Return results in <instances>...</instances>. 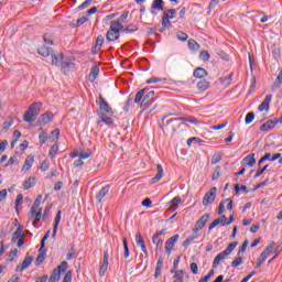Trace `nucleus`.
Returning <instances> with one entry per match:
<instances>
[{
	"label": "nucleus",
	"instance_id": "3",
	"mask_svg": "<svg viewBox=\"0 0 282 282\" xmlns=\"http://www.w3.org/2000/svg\"><path fill=\"white\" fill-rule=\"evenodd\" d=\"M180 120L182 122H189L191 124H199V121H197L194 117H181L178 119H171L167 121V129H172V131H175L180 127Z\"/></svg>",
	"mask_w": 282,
	"mask_h": 282
},
{
	"label": "nucleus",
	"instance_id": "44",
	"mask_svg": "<svg viewBox=\"0 0 282 282\" xmlns=\"http://www.w3.org/2000/svg\"><path fill=\"white\" fill-rule=\"evenodd\" d=\"M175 9H169L167 11L163 12V18L171 20L175 17Z\"/></svg>",
	"mask_w": 282,
	"mask_h": 282
},
{
	"label": "nucleus",
	"instance_id": "51",
	"mask_svg": "<svg viewBox=\"0 0 282 282\" xmlns=\"http://www.w3.org/2000/svg\"><path fill=\"white\" fill-rule=\"evenodd\" d=\"M226 202H229V199L220 202L218 206V215H224V210H226Z\"/></svg>",
	"mask_w": 282,
	"mask_h": 282
},
{
	"label": "nucleus",
	"instance_id": "5",
	"mask_svg": "<svg viewBox=\"0 0 282 282\" xmlns=\"http://www.w3.org/2000/svg\"><path fill=\"white\" fill-rule=\"evenodd\" d=\"M41 217H43V209L41 207H31V210L29 213V219H34L33 225L36 224V221H41Z\"/></svg>",
	"mask_w": 282,
	"mask_h": 282
},
{
	"label": "nucleus",
	"instance_id": "59",
	"mask_svg": "<svg viewBox=\"0 0 282 282\" xmlns=\"http://www.w3.org/2000/svg\"><path fill=\"white\" fill-rule=\"evenodd\" d=\"M268 259V257L264 253H261L257 261V268H261V264Z\"/></svg>",
	"mask_w": 282,
	"mask_h": 282
},
{
	"label": "nucleus",
	"instance_id": "13",
	"mask_svg": "<svg viewBox=\"0 0 282 282\" xmlns=\"http://www.w3.org/2000/svg\"><path fill=\"white\" fill-rule=\"evenodd\" d=\"M279 124V119L269 120L260 127V131H270Z\"/></svg>",
	"mask_w": 282,
	"mask_h": 282
},
{
	"label": "nucleus",
	"instance_id": "28",
	"mask_svg": "<svg viewBox=\"0 0 282 282\" xmlns=\"http://www.w3.org/2000/svg\"><path fill=\"white\" fill-rule=\"evenodd\" d=\"M62 72L66 74L67 69H74V62L70 61H62Z\"/></svg>",
	"mask_w": 282,
	"mask_h": 282
},
{
	"label": "nucleus",
	"instance_id": "15",
	"mask_svg": "<svg viewBox=\"0 0 282 282\" xmlns=\"http://www.w3.org/2000/svg\"><path fill=\"white\" fill-rule=\"evenodd\" d=\"M162 268H164V258L160 257L156 263V269L154 273V279H159L160 274H162Z\"/></svg>",
	"mask_w": 282,
	"mask_h": 282
},
{
	"label": "nucleus",
	"instance_id": "31",
	"mask_svg": "<svg viewBox=\"0 0 282 282\" xmlns=\"http://www.w3.org/2000/svg\"><path fill=\"white\" fill-rule=\"evenodd\" d=\"M122 28V23L120 21H112L110 23V30L113 32H117V34H120V29Z\"/></svg>",
	"mask_w": 282,
	"mask_h": 282
},
{
	"label": "nucleus",
	"instance_id": "64",
	"mask_svg": "<svg viewBox=\"0 0 282 282\" xmlns=\"http://www.w3.org/2000/svg\"><path fill=\"white\" fill-rule=\"evenodd\" d=\"M62 282H72V271H68Z\"/></svg>",
	"mask_w": 282,
	"mask_h": 282
},
{
	"label": "nucleus",
	"instance_id": "54",
	"mask_svg": "<svg viewBox=\"0 0 282 282\" xmlns=\"http://www.w3.org/2000/svg\"><path fill=\"white\" fill-rule=\"evenodd\" d=\"M23 204V194H19L15 199V210H19V206Z\"/></svg>",
	"mask_w": 282,
	"mask_h": 282
},
{
	"label": "nucleus",
	"instance_id": "8",
	"mask_svg": "<svg viewBox=\"0 0 282 282\" xmlns=\"http://www.w3.org/2000/svg\"><path fill=\"white\" fill-rule=\"evenodd\" d=\"M34 261V258L26 256L22 262V264L17 267V272H23V270H28L30 265H32V262Z\"/></svg>",
	"mask_w": 282,
	"mask_h": 282
},
{
	"label": "nucleus",
	"instance_id": "41",
	"mask_svg": "<svg viewBox=\"0 0 282 282\" xmlns=\"http://www.w3.org/2000/svg\"><path fill=\"white\" fill-rule=\"evenodd\" d=\"M210 87V83L206 80H202L197 84V89H200L202 91H206Z\"/></svg>",
	"mask_w": 282,
	"mask_h": 282
},
{
	"label": "nucleus",
	"instance_id": "47",
	"mask_svg": "<svg viewBox=\"0 0 282 282\" xmlns=\"http://www.w3.org/2000/svg\"><path fill=\"white\" fill-rule=\"evenodd\" d=\"M45 261V251L40 250V253L36 258V263L37 265H41V263H43Z\"/></svg>",
	"mask_w": 282,
	"mask_h": 282
},
{
	"label": "nucleus",
	"instance_id": "38",
	"mask_svg": "<svg viewBox=\"0 0 282 282\" xmlns=\"http://www.w3.org/2000/svg\"><path fill=\"white\" fill-rule=\"evenodd\" d=\"M276 246V242L272 241L262 252L264 257H269L270 253L274 250V247Z\"/></svg>",
	"mask_w": 282,
	"mask_h": 282
},
{
	"label": "nucleus",
	"instance_id": "52",
	"mask_svg": "<svg viewBox=\"0 0 282 282\" xmlns=\"http://www.w3.org/2000/svg\"><path fill=\"white\" fill-rule=\"evenodd\" d=\"M253 120H254V112L247 113L245 119L246 124H252Z\"/></svg>",
	"mask_w": 282,
	"mask_h": 282
},
{
	"label": "nucleus",
	"instance_id": "7",
	"mask_svg": "<svg viewBox=\"0 0 282 282\" xmlns=\"http://www.w3.org/2000/svg\"><path fill=\"white\" fill-rule=\"evenodd\" d=\"M178 239H180V235H175L166 240V242H165L166 254H171V252L173 251V248L175 247V243H177Z\"/></svg>",
	"mask_w": 282,
	"mask_h": 282
},
{
	"label": "nucleus",
	"instance_id": "48",
	"mask_svg": "<svg viewBox=\"0 0 282 282\" xmlns=\"http://www.w3.org/2000/svg\"><path fill=\"white\" fill-rule=\"evenodd\" d=\"M40 131H42V133H40L39 140L41 144H45V142H47V132L43 131V129H40Z\"/></svg>",
	"mask_w": 282,
	"mask_h": 282
},
{
	"label": "nucleus",
	"instance_id": "35",
	"mask_svg": "<svg viewBox=\"0 0 282 282\" xmlns=\"http://www.w3.org/2000/svg\"><path fill=\"white\" fill-rule=\"evenodd\" d=\"M107 193H109V186L102 187L99 191V193L97 195V199H98L99 203L102 202V198L106 197Z\"/></svg>",
	"mask_w": 282,
	"mask_h": 282
},
{
	"label": "nucleus",
	"instance_id": "10",
	"mask_svg": "<svg viewBox=\"0 0 282 282\" xmlns=\"http://www.w3.org/2000/svg\"><path fill=\"white\" fill-rule=\"evenodd\" d=\"M107 268H109V252H104V261L99 270V276H105L107 273Z\"/></svg>",
	"mask_w": 282,
	"mask_h": 282
},
{
	"label": "nucleus",
	"instance_id": "32",
	"mask_svg": "<svg viewBox=\"0 0 282 282\" xmlns=\"http://www.w3.org/2000/svg\"><path fill=\"white\" fill-rule=\"evenodd\" d=\"M178 204H182V198L180 196H176L170 202L171 210H177Z\"/></svg>",
	"mask_w": 282,
	"mask_h": 282
},
{
	"label": "nucleus",
	"instance_id": "40",
	"mask_svg": "<svg viewBox=\"0 0 282 282\" xmlns=\"http://www.w3.org/2000/svg\"><path fill=\"white\" fill-rule=\"evenodd\" d=\"M162 28L163 29L159 30V32H164V30L171 28V20L162 17Z\"/></svg>",
	"mask_w": 282,
	"mask_h": 282
},
{
	"label": "nucleus",
	"instance_id": "50",
	"mask_svg": "<svg viewBox=\"0 0 282 282\" xmlns=\"http://www.w3.org/2000/svg\"><path fill=\"white\" fill-rule=\"evenodd\" d=\"M56 153H58V145L53 144L50 152H48V155H50V158H55Z\"/></svg>",
	"mask_w": 282,
	"mask_h": 282
},
{
	"label": "nucleus",
	"instance_id": "29",
	"mask_svg": "<svg viewBox=\"0 0 282 282\" xmlns=\"http://www.w3.org/2000/svg\"><path fill=\"white\" fill-rule=\"evenodd\" d=\"M206 76H208V73L204 68L198 67L194 70L195 78H206Z\"/></svg>",
	"mask_w": 282,
	"mask_h": 282
},
{
	"label": "nucleus",
	"instance_id": "19",
	"mask_svg": "<svg viewBox=\"0 0 282 282\" xmlns=\"http://www.w3.org/2000/svg\"><path fill=\"white\" fill-rule=\"evenodd\" d=\"M208 219H210V214H205L203 215L196 223V226L198 228H204V226H206V224H208Z\"/></svg>",
	"mask_w": 282,
	"mask_h": 282
},
{
	"label": "nucleus",
	"instance_id": "61",
	"mask_svg": "<svg viewBox=\"0 0 282 282\" xmlns=\"http://www.w3.org/2000/svg\"><path fill=\"white\" fill-rule=\"evenodd\" d=\"M135 241H137L138 246L144 245V238L142 237V234L138 232L135 235Z\"/></svg>",
	"mask_w": 282,
	"mask_h": 282
},
{
	"label": "nucleus",
	"instance_id": "23",
	"mask_svg": "<svg viewBox=\"0 0 282 282\" xmlns=\"http://www.w3.org/2000/svg\"><path fill=\"white\" fill-rule=\"evenodd\" d=\"M226 257H228L224 251L218 253L216 256V258L214 259V262H213V268H217L221 261H224V259H226Z\"/></svg>",
	"mask_w": 282,
	"mask_h": 282
},
{
	"label": "nucleus",
	"instance_id": "20",
	"mask_svg": "<svg viewBox=\"0 0 282 282\" xmlns=\"http://www.w3.org/2000/svg\"><path fill=\"white\" fill-rule=\"evenodd\" d=\"M173 276V282H184V271L183 270H177V271H171Z\"/></svg>",
	"mask_w": 282,
	"mask_h": 282
},
{
	"label": "nucleus",
	"instance_id": "25",
	"mask_svg": "<svg viewBox=\"0 0 282 282\" xmlns=\"http://www.w3.org/2000/svg\"><path fill=\"white\" fill-rule=\"evenodd\" d=\"M36 185V178L35 177H29V180H26L24 183H23V188L24 191H28L30 188H32V186H35Z\"/></svg>",
	"mask_w": 282,
	"mask_h": 282
},
{
	"label": "nucleus",
	"instance_id": "55",
	"mask_svg": "<svg viewBox=\"0 0 282 282\" xmlns=\"http://www.w3.org/2000/svg\"><path fill=\"white\" fill-rule=\"evenodd\" d=\"M199 58H202V61L206 63L209 61L210 54H208L207 51H202L199 54Z\"/></svg>",
	"mask_w": 282,
	"mask_h": 282
},
{
	"label": "nucleus",
	"instance_id": "58",
	"mask_svg": "<svg viewBox=\"0 0 282 282\" xmlns=\"http://www.w3.org/2000/svg\"><path fill=\"white\" fill-rule=\"evenodd\" d=\"M177 39H178V41H188V34H186L182 31H178L177 32Z\"/></svg>",
	"mask_w": 282,
	"mask_h": 282
},
{
	"label": "nucleus",
	"instance_id": "62",
	"mask_svg": "<svg viewBox=\"0 0 282 282\" xmlns=\"http://www.w3.org/2000/svg\"><path fill=\"white\" fill-rule=\"evenodd\" d=\"M236 193H239V191H242L243 193H248V187L246 185L239 186V184L235 185Z\"/></svg>",
	"mask_w": 282,
	"mask_h": 282
},
{
	"label": "nucleus",
	"instance_id": "12",
	"mask_svg": "<svg viewBox=\"0 0 282 282\" xmlns=\"http://www.w3.org/2000/svg\"><path fill=\"white\" fill-rule=\"evenodd\" d=\"M164 177V169L162 167V164L156 165V175L151 178V184H158L160 180Z\"/></svg>",
	"mask_w": 282,
	"mask_h": 282
},
{
	"label": "nucleus",
	"instance_id": "49",
	"mask_svg": "<svg viewBox=\"0 0 282 282\" xmlns=\"http://www.w3.org/2000/svg\"><path fill=\"white\" fill-rule=\"evenodd\" d=\"M221 160H223L221 154L215 153V154L212 156V164H219V162H221Z\"/></svg>",
	"mask_w": 282,
	"mask_h": 282
},
{
	"label": "nucleus",
	"instance_id": "4",
	"mask_svg": "<svg viewBox=\"0 0 282 282\" xmlns=\"http://www.w3.org/2000/svg\"><path fill=\"white\" fill-rule=\"evenodd\" d=\"M217 197V187H212L203 197V206H210Z\"/></svg>",
	"mask_w": 282,
	"mask_h": 282
},
{
	"label": "nucleus",
	"instance_id": "26",
	"mask_svg": "<svg viewBox=\"0 0 282 282\" xmlns=\"http://www.w3.org/2000/svg\"><path fill=\"white\" fill-rule=\"evenodd\" d=\"M32 164H34V156L29 155L24 162L22 171H30V169H32Z\"/></svg>",
	"mask_w": 282,
	"mask_h": 282
},
{
	"label": "nucleus",
	"instance_id": "18",
	"mask_svg": "<svg viewBox=\"0 0 282 282\" xmlns=\"http://www.w3.org/2000/svg\"><path fill=\"white\" fill-rule=\"evenodd\" d=\"M52 118H54L52 112H45L40 117V122L41 124H50V122H52Z\"/></svg>",
	"mask_w": 282,
	"mask_h": 282
},
{
	"label": "nucleus",
	"instance_id": "57",
	"mask_svg": "<svg viewBox=\"0 0 282 282\" xmlns=\"http://www.w3.org/2000/svg\"><path fill=\"white\" fill-rule=\"evenodd\" d=\"M59 135H61V130H58V129H55L51 132V138H52L53 142L58 140Z\"/></svg>",
	"mask_w": 282,
	"mask_h": 282
},
{
	"label": "nucleus",
	"instance_id": "14",
	"mask_svg": "<svg viewBox=\"0 0 282 282\" xmlns=\"http://www.w3.org/2000/svg\"><path fill=\"white\" fill-rule=\"evenodd\" d=\"M52 65H62L63 64V53H51Z\"/></svg>",
	"mask_w": 282,
	"mask_h": 282
},
{
	"label": "nucleus",
	"instance_id": "43",
	"mask_svg": "<svg viewBox=\"0 0 282 282\" xmlns=\"http://www.w3.org/2000/svg\"><path fill=\"white\" fill-rule=\"evenodd\" d=\"M219 177H221V166L217 165L212 175V180H219Z\"/></svg>",
	"mask_w": 282,
	"mask_h": 282
},
{
	"label": "nucleus",
	"instance_id": "21",
	"mask_svg": "<svg viewBox=\"0 0 282 282\" xmlns=\"http://www.w3.org/2000/svg\"><path fill=\"white\" fill-rule=\"evenodd\" d=\"M21 237H25V235H23V226H19V228L13 234L11 239L12 243H17V240L21 239Z\"/></svg>",
	"mask_w": 282,
	"mask_h": 282
},
{
	"label": "nucleus",
	"instance_id": "63",
	"mask_svg": "<svg viewBox=\"0 0 282 282\" xmlns=\"http://www.w3.org/2000/svg\"><path fill=\"white\" fill-rule=\"evenodd\" d=\"M189 268H191V272L193 274H197L199 272V267H197V263H195V262H192Z\"/></svg>",
	"mask_w": 282,
	"mask_h": 282
},
{
	"label": "nucleus",
	"instance_id": "11",
	"mask_svg": "<svg viewBox=\"0 0 282 282\" xmlns=\"http://www.w3.org/2000/svg\"><path fill=\"white\" fill-rule=\"evenodd\" d=\"M272 102V95H267L262 104L258 107L259 111H270V104Z\"/></svg>",
	"mask_w": 282,
	"mask_h": 282
},
{
	"label": "nucleus",
	"instance_id": "46",
	"mask_svg": "<svg viewBox=\"0 0 282 282\" xmlns=\"http://www.w3.org/2000/svg\"><path fill=\"white\" fill-rule=\"evenodd\" d=\"M188 47L189 50H194L195 52H197V50H199V44L195 40H189Z\"/></svg>",
	"mask_w": 282,
	"mask_h": 282
},
{
	"label": "nucleus",
	"instance_id": "42",
	"mask_svg": "<svg viewBox=\"0 0 282 282\" xmlns=\"http://www.w3.org/2000/svg\"><path fill=\"white\" fill-rule=\"evenodd\" d=\"M99 118L101 122H105V124H113V119L111 117H107L105 113L99 115Z\"/></svg>",
	"mask_w": 282,
	"mask_h": 282
},
{
	"label": "nucleus",
	"instance_id": "37",
	"mask_svg": "<svg viewBox=\"0 0 282 282\" xmlns=\"http://www.w3.org/2000/svg\"><path fill=\"white\" fill-rule=\"evenodd\" d=\"M237 246H239V242L234 241V242L229 243L227 247V250H225L223 252L228 257V254H231L232 250H235L237 248Z\"/></svg>",
	"mask_w": 282,
	"mask_h": 282
},
{
	"label": "nucleus",
	"instance_id": "53",
	"mask_svg": "<svg viewBox=\"0 0 282 282\" xmlns=\"http://www.w3.org/2000/svg\"><path fill=\"white\" fill-rule=\"evenodd\" d=\"M123 250L126 259H129V242H127V238H123Z\"/></svg>",
	"mask_w": 282,
	"mask_h": 282
},
{
	"label": "nucleus",
	"instance_id": "33",
	"mask_svg": "<svg viewBox=\"0 0 282 282\" xmlns=\"http://www.w3.org/2000/svg\"><path fill=\"white\" fill-rule=\"evenodd\" d=\"M61 280V272L58 269H54L53 273L51 274L48 282H58Z\"/></svg>",
	"mask_w": 282,
	"mask_h": 282
},
{
	"label": "nucleus",
	"instance_id": "17",
	"mask_svg": "<svg viewBox=\"0 0 282 282\" xmlns=\"http://www.w3.org/2000/svg\"><path fill=\"white\" fill-rule=\"evenodd\" d=\"M106 39L110 42L118 41L120 39V33L110 29L106 34Z\"/></svg>",
	"mask_w": 282,
	"mask_h": 282
},
{
	"label": "nucleus",
	"instance_id": "6",
	"mask_svg": "<svg viewBox=\"0 0 282 282\" xmlns=\"http://www.w3.org/2000/svg\"><path fill=\"white\" fill-rule=\"evenodd\" d=\"M216 226H230V223H228V218L226 215H223L215 219L208 227V230H213V228H216Z\"/></svg>",
	"mask_w": 282,
	"mask_h": 282
},
{
	"label": "nucleus",
	"instance_id": "9",
	"mask_svg": "<svg viewBox=\"0 0 282 282\" xmlns=\"http://www.w3.org/2000/svg\"><path fill=\"white\" fill-rule=\"evenodd\" d=\"M99 109L100 111H104L105 113H113V110L111 109V106L102 98V96H99Z\"/></svg>",
	"mask_w": 282,
	"mask_h": 282
},
{
	"label": "nucleus",
	"instance_id": "36",
	"mask_svg": "<svg viewBox=\"0 0 282 282\" xmlns=\"http://www.w3.org/2000/svg\"><path fill=\"white\" fill-rule=\"evenodd\" d=\"M237 246H239V242L234 241V242L229 243L227 247V250H225L223 252L228 257V254H231L232 250H235L237 248Z\"/></svg>",
	"mask_w": 282,
	"mask_h": 282
},
{
	"label": "nucleus",
	"instance_id": "34",
	"mask_svg": "<svg viewBox=\"0 0 282 282\" xmlns=\"http://www.w3.org/2000/svg\"><path fill=\"white\" fill-rule=\"evenodd\" d=\"M231 83H232V74H230L228 77L220 78V85H223V87H230Z\"/></svg>",
	"mask_w": 282,
	"mask_h": 282
},
{
	"label": "nucleus",
	"instance_id": "16",
	"mask_svg": "<svg viewBox=\"0 0 282 282\" xmlns=\"http://www.w3.org/2000/svg\"><path fill=\"white\" fill-rule=\"evenodd\" d=\"M98 74H100V68L98 66H94L90 70V74L88 76V80L90 83H95L96 79L98 78Z\"/></svg>",
	"mask_w": 282,
	"mask_h": 282
},
{
	"label": "nucleus",
	"instance_id": "22",
	"mask_svg": "<svg viewBox=\"0 0 282 282\" xmlns=\"http://www.w3.org/2000/svg\"><path fill=\"white\" fill-rule=\"evenodd\" d=\"M58 224H61V210H58L55 216V223H54L53 235H52L53 239H56V232L58 231Z\"/></svg>",
	"mask_w": 282,
	"mask_h": 282
},
{
	"label": "nucleus",
	"instance_id": "30",
	"mask_svg": "<svg viewBox=\"0 0 282 282\" xmlns=\"http://www.w3.org/2000/svg\"><path fill=\"white\" fill-rule=\"evenodd\" d=\"M152 10H164V0H153Z\"/></svg>",
	"mask_w": 282,
	"mask_h": 282
},
{
	"label": "nucleus",
	"instance_id": "60",
	"mask_svg": "<svg viewBox=\"0 0 282 282\" xmlns=\"http://www.w3.org/2000/svg\"><path fill=\"white\" fill-rule=\"evenodd\" d=\"M67 268H68L67 262H66V261H63V262L61 263V265H58V267L56 268V270H58L59 272H67Z\"/></svg>",
	"mask_w": 282,
	"mask_h": 282
},
{
	"label": "nucleus",
	"instance_id": "2",
	"mask_svg": "<svg viewBox=\"0 0 282 282\" xmlns=\"http://www.w3.org/2000/svg\"><path fill=\"white\" fill-rule=\"evenodd\" d=\"M41 107H43L41 102H34L33 105H31L23 115L24 122H34L39 113H41Z\"/></svg>",
	"mask_w": 282,
	"mask_h": 282
},
{
	"label": "nucleus",
	"instance_id": "27",
	"mask_svg": "<svg viewBox=\"0 0 282 282\" xmlns=\"http://www.w3.org/2000/svg\"><path fill=\"white\" fill-rule=\"evenodd\" d=\"M243 163L247 166H254L257 164V160L254 159V154H249L243 159Z\"/></svg>",
	"mask_w": 282,
	"mask_h": 282
},
{
	"label": "nucleus",
	"instance_id": "39",
	"mask_svg": "<svg viewBox=\"0 0 282 282\" xmlns=\"http://www.w3.org/2000/svg\"><path fill=\"white\" fill-rule=\"evenodd\" d=\"M91 155H94V152L91 150H86V151L80 150L79 151L80 160H87V158H91Z\"/></svg>",
	"mask_w": 282,
	"mask_h": 282
},
{
	"label": "nucleus",
	"instance_id": "24",
	"mask_svg": "<svg viewBox=\"0 0 282 282\" xmlns=\"http://www.w3.org/2000/svg\"><path fill=\"white\" fill-rule=\"evenodd\" d=\"M37 53L44 58H47V56H50V54H52L53 52L52 48L47 47L46 45H43L37 50Z\"/></svg>",
	"mask_w": 282,
	"mask_h": 282
},
{
	"label": "nucleus",
	"instance_id": "1",
	"mask_svg": "<svg viewBox=\"0 0 282 282\" xmlns=\"http://www.w3.org/2000/svg\"><path fill=\"white\" fill-rule=\"evenodd\" d=\"M155 91L143 88L137 93L134 102L140 105V107H147V105H151L153 100H155Z\"/></svg>",
	"mask_w": 282,
	"mask_h": 282
},
{
	"label": "nucleus",
	"instance_id": "56",
	"mask_svg": "<svg viewBox=\"0 0 282 282\" xmlns=\"http://www.w3.org/2000/svg\"><path fill=\"white\" fill-rule=\"evenodd\" d=\"M42 199H43V195H37L34 203H33V207L34 208H41Z\"/></svg>",
	"mask_w": 282,
	"mask_h": 282
},
{
	"label": "nucleus",
	"instance_id": "45",
	"mask_svg": "<svg viewBox=\"0 0 282 282\" xmlns=\"http://www.w3.org/2000/svg\"><path fill=\"white\" fill-rule=\"evenodd\" d=\"M104 43H105V37L102 35H99L95 44V50H100Z\"/></svg>",
	"mask_w": 282,
	"mask_h": 282
}]
</instances>
